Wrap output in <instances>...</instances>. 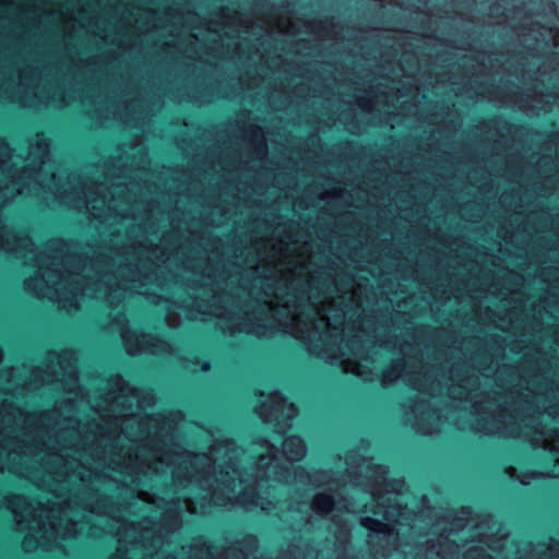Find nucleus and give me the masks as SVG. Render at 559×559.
I'll use <instances>...</instances> for the list:
<instances>
[{
	"mask_svg": "<svg viewBox=\"0 0 559 559\" xmlns=\"http://www.w3.org/2000/svg\"><path fill=\"white\" fill-rule=\"evenodd\" d=\"M207 368H209V365H207V364H205V365L203 366V369H204V370H206Z\"/></svg>",
	"mask_w": 559,
	"mask_h": 559,
	"instance_id": "nucleus-21",
	"label": "nucleus"
},
{
	"mask_svg": "<svg viewBox=\"0 0 559 559\" xmlns=\"http://www.w3.org/2000/svg\"><path fill=\"white\" fill-rule=\"evenodd\" d=\"M37 144H38V156L40 158V164L41 165H45L46 162L48 160V145L47 143H45V140L44 139H39L37 140Z\"/></svg>",
	"mask_w": 559,
	"mask_h": 559,
	"instance_id": "nucleus-12",
	"label": "nucleus"
},
{
	"mask_svg": "<svg viewBox=\"0 0 559 559\" xmlns=\"http://www.w3.org/2000/svg\"><path fill=\"white\" fill-rule=\"evenodd\" d=\"M311 508L314 514L323 516L332 511L333 500L330 496L318 495L314 497Z\"/></svg>",
	"mask_w": 559,
	"mask_h": 559,
	"instance_id": "nucleus-9",
	"label": "nucleus"
},
{
	"mask_svg": "<svg viewBox=\"0 0 559 559\" xmlns=\"http://www.w3.org/2000/svg\"><path fill=\"white\" fill-rule=\"evenodd\" d=\"M238 503L243 506L246 510H251L253 507H260L265 511L269 510L267 506L271 504L270 501L255 496H252L250 499H248V493L246 491L238 496Z\"/></svg>",
	"mask_w": 559,
	"mask_h": 559,
	"instance_id": "nucleus-10",
	"label": "nucleus"
},
{
	"mask_svg": "<svg viewBox=\"0 0 559 559\" xmlns=\"http://www.w3.org/2000/svg\"><path fill=\"white\" fill-rule=\"evenodd\" d=\"M360 523L364 527L370 531L369 535V543L372 544L376 537H379L382 535L385 537L388 533V524H384L383 522L372 519V518H361Z\"/></svg>",
	"mask_w": 559,
	"mask_h": 559,
	"instance_id": "nucleus-7",
	"label": "nucleus"
},
{
	"mask_svg": "<svg viewBox=\"0 0 559 559\" xmlns=\"http://www.w3.org/2000/svg\"><path fill=\"white\" fill-rule=\"evenodd\" d=\"M24 287L38 298H49L58 307L71 312L76 310L87 288H83L78 275H62L55 269L45 270L40 276L25 280Z\"/></svg>",
	"mask_w": 559,
	"mask_h": 559,
	"instance_id": "nucleus-1",
	"label": "nucleus"
},
{
	"mask_svg": "<svg viewBox=\"0 0 559 559\" xmlns=\"http://www.w3.org/2000/svg\"><path fill=\"white\" fill-rule=\"evenodd\" d=\"M383 518H384L386 521H389V520H390V518H391V513H390V511H384V512H383Z\"/></svg>",
	"mask_w": 559,
	"mask_h": 559,
	"instance_id": "nucleus-17",
	"label": "nucleus"
},
{
	"mask_svg": "<svg viewBox=\"0 0 559 559\" xmlns=\"http://www.w3.org/2000/svg\"><path fill=\"white\" fill-rule=\"evenodd\" d=\"M307 452V448L302 439L290 436L283 441V455L292 462L300 461Z\"/></svg>",
	"mask_w": 559,
	"mask_h": 559,
	"instance_id": "nucleus-6",
	"label": "nucleus"
},
{
	"mask_svg": "<svg viewBox=\"0 0 559 559\" xmlns=\"http://www.w3.org/2000/svg\"><path fill=\"white\" fill-rule=\"evenodd\" d=\"M116 534L119 536V538L121 537L120 531H117Z\"/></svg>",
	"mask_w": 559,
	"mask_h": 559,
	"instance_id": "nucleus-22",
	"label": "nucleus"
},
{
	"mask_svg": "<svg viewBox=\"0 0 559 559\" xmlns=\"http://www.w3.org/2000/svg\"><path fill=\"white\" fill-rule=\"evenodd\" d=\"M163 555L160 552H156L154 559H162ZM166 559H175L174 557H167Z\"/></svg>",
	"mask_w": 559,
	"mask_h": 559,
	"instance_id": "nucleus-16",
	"label": "nucleus"
},
{
	"mask_svg": "<svg viewBox=\"0 0 559 559\" xmlns=\"http://www.w3.org/2000/svg\"><path fill=\"white\" fill-rule=\"evenodd\" d=\"M258 412L264 420L293 419L297 415L295 405L287 402L278 392L271 393L267 401L259 406Z\"/></svg>",
	"mask_w": 559,
	"mask_h": 559,
	"instance_id": "nucleus-4",
	"label": "nucleus"
},
{
	"mask_svg": "<svg viewBox=\"0 0 559 559\" xmlns=\"http://www.w3.org/2000/svg\"><path fill=\"white\" fill-rule=\"evenodd\" d=\"M344 370L346 372L354 373V374L362 378L364 380L371 379V373H372L371 370L366 369L360 362L347 361L344 364Z\"/></svg>",
	"mask_w": 559,
	"mask_h": 559,
	"instance_id": "nucleus-11",
	"label": "nucleus"
},
{
	"mask_svg": "<svg viewBox=\"0 0 559 559\" xmlns=\"http://www.w3.org/2000/svg\"><path fill=\"white\" fill-rule=\"evenodd\" d=\"M23 547H24L25 549H27V550L29 549V548H28V538H25V540L23 542Z\"/></svg>",
	"mask_w": 559,
	"mask_h": 559,
	"instance_id": "nucleus-18",
	"label": "nucleus"
},
{
	"mask_svg": "<svg viewBox=\"0 0 559 559\" xmlns=\"http://www.w3.org/2000/svg\"><path fill=\"white\" fill-rule=\"evenodd\" d=\"M345 509H346L347 512H357V510L353 506H350V504H346Z\"/></svg>",
	"mask_w": 559,
	"mask_h": 559,
	"instance_id": "nucleus-14",
	"label": "nucleus"
},
{
	"mask_svg": "<svg viewBox=\"0 0 559 559\" xmlns=\"http://www.w3.org/2000/svg\"><path fill=\"white\" fill-rule=\"evenodd\" d=\"M9 508L14 514L16 523L29 530H34L33 519L35 518V510L31 508L29 501L25 497L14 496L8 500Z\"/></svg>",
	"mask_w": 559,
	"mask_h": 559,
	"instance_id": "nucleus-5",
	"label": "nucleus"
},
{
	"mask_svg": "<svg viewBox=\"0 0 559 559\" xmlns=\"http://www.w3.org/2000/svg\"><path fill=\"white\" fill-rule=\"evenodd\" d=\"M211 455L212 457H209L205 454H198L194 456L192 464L206 461L212 462V465H210L209 468H212L213 471H215L216 467H223L226 465V468L236 472L234 467L235 460L239 459L241 461H246L247 459H253V456H249L243 450L237 448L231 441H226L225 443L219 444L211 452Z\"/></svg>",
	"mask_w": 559,
	"mask_h": 559,
	"instance_id": "nucleus-3",
	"label": "nucleus"
},
{
	"mask_svg": "<svg viewBox=\"0 0 559 559\" xmlns=\"http://www.w3.org/2000/svg\"><path fill=\"white\" fill-rule=\"evenodd\" d=\"M105 298H106V300H107L110 305H112V304H114V301L111 300V293H107V292H106Z\"/></svg>",
	"mask_w": 559,
	"mask_h": 559,
	"instance_id": "nucleus-15",
	"label": "nucleus"
},
{
	"mask_svg": "<svg viewBox=\"0 0 559 559\" xmlns=\"http://www.w3.org/2000/svg\"><path fill=\"white\" fill-rule=\"evenodd\" d=\"M76 525L78 524H73L72 525L73 526L72 530H66L64 532H60L59 530L55 528L56 535L60 536L61 538L72 537V536H74L78 533Z\"/></svg>",
	"mask_w": 559,
	"mask_h": 559,
	"instance_id": "nucleus-13",
	"label": "nucleus"
},
{
	"mask_svg": "<svg viewBox=\"0 0 559 559\" xmlns=\"http://www.w3.org/2000/svg\"><path fill=\"white\" fill-rule=\"evenodd\" d=\"M34 263H35V264H39V261H38V259H37V258L34 260Z\"/></svg>",
	"mask_w": 559,
	"mask_h": 559,
	"instance_id": "nucleus-20",
	"label": "nucleus"
},
{
	"mask_svg": "<svg viewBox=\"0 0 559 559\" xmlns=\"http://www.w3.org/2000/svg\"><path fill=\"white\" fill-rule=\"evenodd\" d=\"M234 467H235V471H236V472H234V473H235V474H238V477H241V474H239L238 468H237V466H236V464H235V463H234Z\"/></svg>",
	"mask_w": 559,
	"mask_h": 559,
	"instance_id": "nucleus-19",
	"label": "nucleus"
},
{
	"mask_svg": "<svg viewBox=\"0 0 559 559\" xmlns=\"http://www.w3.org/2000/svg\"><path fill=\"white\" fill-rule=\"evenodd\" d=\"M254 448L261 450L257 454V462H254L255 478L259 480L276 479L278 481H287L288 477L285 475L288 471H284L274 457V445L266 440H261L254 443Z\"/></svg>",
	"mask_w": 559,
	"mask_h": 559,
	"instance_id": "nucleus-2",
	"label": "nucleus"
},
{
	"mask_svg": "<svg viewBox=\"0 0 559 559\" xmlns=\"http://www.w3.org/2000/svg\"><path fill=\"white\" fill-rule=\"evenodd\" d=\"M121 336L126 344L127 352L130 355H138V354H141L142 352H146V350H150L153 354H157L160 352L159 347L152 348L148 346V344H147V338L150 337L148 335H142V342L136 346H133L130 343V335L128 332H122Z\"/></svg>",
	"mask_w": 559,
	"mask_h": 559,
	"instance_id": "nucleus-8",
	"label": "nucleus"
}]
</instances>
